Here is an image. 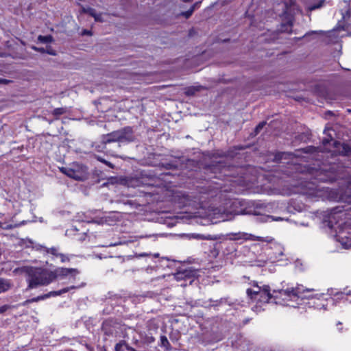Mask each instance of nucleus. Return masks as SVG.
<instances>
[{"label": "nucleus", "instance_id": "obj_17", "mask_svg": "<svg viewBox=\"0 0 351 351\" xmlns=\"http://www.w3.org/2000/svg\"><path fill=\"white\" fill-rule=\"evenodd\" d=\"M38 40L42 43H51L53 41V38L51 35H40L38 37Z\"/></svg>", "mask_w": 351, "mask_h": 351}, {"label": "nucleus", "instance_id": "obj_11", "mask_svg": "<svg viewBox=\"0 0 351 351\" xmlns=\"http://www.w3.org/2000/svg\"><path fill=\"white\" fill-rule=\"evenodd\" d=\"M269 248L271 252L269 255L271 258H274L276 261L282 260V256L284 254V247L282 245L277 243H271Z\"/></svg>", "mask_w": 351, "mask_h": 351}, {"label": "nucleus", "instance_id": "obj_1", "mask_svg": "<svg viewBox=\"0 0 351 351\" xmlns=\"http://www.w3.org/2000/svg\"><path fill=\"white\" fill-rule=\"evenodd\" d=\"M272 160L274 162H281L282 160H287L288 172L305 175L304 180L300 182V191L299 193L306 196L307 198L317 201L322 196V191L314 182H308L306 180H313L319 182H334L337 180L336 173L330 169L316 168L311 165H303L293 160L297 158L295 154L286 152H277L274 153Z\"/></svg>", "mask_w": 351, "mask_h": 351}, {"label": "nucleus", "instance_id": "obj_10", "mask_svg": "<svg viewBox=\"0 0 351 351\" xmlns=\"http://www.w3.org/2000/svg\"><path fill=\"white\" fill-rule=\"evenodd\" d=\"M101 330L104 335L108 337H116L118 332L117 324L112 319L104 321L101 325Z\"/></svg>", "mask_w": 351, "mask_h": 351}, {"label": "nucleus", "instance_id": "obj_46", "mask_svg": "<svg viewBox=\"0 0 351 351\" xmlns=\"http://www.w3.org/2000/svg\"><path fill=\"white\" fill-rule=\"evenodd\" d=\"M182 1L185 2V3H187V2H191L193 0H182Z\"/></svg>", "mask_w": 351, "mask_h": 351}, {"label": "nucleus", "instance_id": "obj_31", "mask_svg": "<svg viewBox=\"0 0 351 351\" xmlns=\"http://www.w3.org/2000/svg\"><path fill=\"white\" fill-rule=\"evenodd\" d=\"M10 287V283L1 279V292L7 291Z\"/></svg>", "mask_w": 351, "mask_h": 351}, {"label": "nucleus", "instance_id": "obj_43", "mask_svg": "<svg viewBox=\"0 0 351 351\" xmlns=\"http://www.w3.org/2000/svg\"><path fill=\"white\" fill-rule=\"evenodd\" d=\"M97 351H106V349L104 348H99V350Z\"/></svg>", "mask_w": 351, "mask_h": 351}, {"label": "nucleus", "instance_id": "obj_18", "mask_svg": "<svg viewBox=\"0 0 351 351\" xmlns=\"http://www.w3.org/2000/svg\"><path fill=\"white\" fill-rule=\"evenodd\" d=\"M244 149V147L241 146V145H239V146H234L233 147L232 149H230L228 152H227V154H226V156H231V157H234L237 153L234 152L235 151H237V150H243Z\"/></svg>", "mask_w": 351, "mask_h": 351}, {"label": "nucleus", "instance_id": "obj_9", "mask_svg": "<svg viewBox=\"0 0 351 351\" xmlns=\"http://www.w3.org/2000/svg\"><path fill=\"white\" fill-rule=\"evenodd\" d=\"M77 288H78V287L72 285L70 287H64L58 291H51L46 294L38 295L36 298H33L32 299L27 300L25 302V303L35 302H38L40 300H43L45 299L49 298L50 297H56V296L60 295L63 293H67L70 290L76 289Z\"/></svg>", "mask_w": 351, "mask_h": 351}, {"label": "nucleus", "instance_id": "obj_14", "mask_svg": "<svg viewBox=\"0 0 351 351\" xmlns=\"http://www.w3.org/2000/svg\"><path fill=\"white\" fill-rule=\"evenodd\" d=\"M329 302H333V299L331 297L324 298L322 295L321 298H318L316 301L313 302V305L317 308L326 310Z\"/></svg>", "mask_w": 351, "mask_h": 351}, {"label": "nucleus", "instance_id": "obj_39", "mask_svg": "<svg viewBox=\"0 0 351 351\" xmlns=\"http://www.w3.org/2000/svg\"><path fill=\"white\" fill-rule=\"evenodd\" d=\"M8 309V306L7 305H3L1 306V313L6 311Z\"/></svg>", "mask_w": 351, "mask_h": 351}, {"label": "nucleus", "instance_id": "obj_29", "mask_svg": "<svg viewBox=\"0 0 351 351\" xmlns=\"http://www.w3.org/2000/svg\"><path fill=\"white\" fill-rule=\"evenodd\" d=\"M143 340L146 343L150 344L155 341V338L152 335V334L145 335Z\"/></svg>", "mask_w": 351, "mask_h": 351}, {"label": "nucleus", "instance_id": "obj_37", "mask_svg": "<svg viewBox=\"0 0 351 351\" xmlns=\"http://www.w3.org/2000/svg\"><path fill=\"white\" fill-rule=\"evenodd\" d=\"M82 34L83 35H92V33L89 30H86V29H84L83 32H82Z\"/></svg>", "mask_w": 351, "mask_h": 351}, {"label": "nucleus", "instance_id": "obj_13", "mask_svg": "<svg viewBox=\"0 0 351 351\" xmlns=\"http://www.w3.org/2000/svg\"><path fill=\"white\" fill-rule=\"evenodd\" d=\"M119 138L120 136L119 130L113 131L110 133L102 136L101 143L106 145L110 143L120 142Z\"/></svg>", "mask_w": 351, "mask_h": 351}, {"label": "nucleus", "instance_id": "obj_25", "mask_svg": "<svg viewBox=\"0 0 351 351\" xmlns=\"http://www.w3.org/2000/svg\"><path fill=\"white\" fill-rule=\"evenodd\" d=\"M47 254H50L53 255V256H55L56 258H58V256L60 254V253L58 252V250L56 247H54L48 248L47 250Z\"/></svg>", "mask_w": 351, "mask_h": 351}, {"label": "nucleus", "instance_id": "obj_34", "mask_svg": "<svg viewBox=\"0 0 351 351\" xmlns=\"http://www.w3.org/2000/svg\"><path fill=\"white\" fill-rule=\"evenodd\" d=\"M323 3H324V1H320L319 3H318L317 4H314V5H313L310 8V9H311V10H315V9L319 8L320 7H322V6Z\"/></svg>", "mask_w": 351, "mask_h": 351}, {"label": "nucleus", "instance_id": "obj_49", "mask_svg": "<svg viewBox=\"0 0 351 351\" xmlns=\"http://www.w3.org/2000/svg\"><path fill=\"white\" fill-rule=\"evenodd\" d=\"M239 213H241V214H244V212L241 211V212H238V213H237V214H239Z\"/></svg>", "mask_w": 351, "mask_h": 351}, {"label": "nucleus", "instance_id": "obj_41", "mask_svg": "<svg viewBox=\"0 0 351 351\" xmlns=\"http://www.w3.org/2000/svg\"><path fill=\"white\" fill-rule=\"evenodd\" d=\"M201 2H195L191 7H194V10L195 8H198Z\"/></svg>", "mask_w": 351, "mask_h": 351}, {"label": "nucleus", "instance_id": "obj_27", "mask_svg": "<svg viewBox=\"0 0 351 351\" xmlns=\"http://www.w3.org/2000/svg\"><path fill=\"white\" fill-rule=\"evenodd\" d=\"M266 123V121H261L256 126L254 129L255 135L258 134L261 131V130L265 127Z\"/></svg>", "mask_w": 351, "mask_h": 351}, {"label": "nucleus", "instance_id": "obj_20", "mask_svg": "<svg viewBox=\"0 0 351 351\" xmlns=\"http://www.w3.org/2000/svg\"><path fill=\"white\" fill-rule=\"evenodd\" d=\"M82 12L83 13H86L91 16L92 17H95V15H96V11L95 9L88 7V8H82Z\"/></svg>", "mask_w": 351, "mask_h": 351}, {"label": "nucleus", "instance_id": "obj_22", "mask_svg": "<svg viewBox=\"0 0 351 351\" xmlns=\"http://www.w3.org/2000/svg\"><path fill=\"white\" fill-rule=\"evenodd\" d=\"M342 148H343V150H342L343 155L348 156V155L351 154V147L349 145H348L346 143H343Z\"/></svg>", "mask_w": 351, "mask_h": 351}, {"label": "nucleus", "instance_id": "obj_50", "mask_svg": "<svg viewBox=\"0 0 351 351\" xmlns=\"http://www.w3.org/2000/svg\"><path fill=\"white\" fill-rule=\"evenodd\" d=\"M325 149H326V152H330V150L328 149L327 148H325Z\"/></svg>", "mask_w": 351, "mask_h": 351}, {"label": "nucleus", "instance_id": "obj_7", "mask_svg": "<svg viewBox=\"0 0 351 351\" xmlns=\"http://www.w3.org/2000/svg\"><path fill=\"white\" fill-rule=\"evenodd\" d=\"M53 281L56 279L64 280L69 278L71 282H74L76 276L80 274V271L76 268H66V267H57L52 271Z\"/></svg>", "mask_w": 351, "mask_h": 351}, {"label": "nucleus", "instance_id": "obj_48", "mask_svg": "<svg viewBox=\"0 0 351 351\" xmlns=\"http://www.w3.org/2000/svg\"><path fill=\"white\" fill-rule=\"evenodd\" d=\"M254 289H251V291H257V288H255L254 287H253Z\"/></svg>", "mask_w": 351, "mask_h": 351}, {"label": "nucleus", "instance_id": "obj_19", "mask_svg": "<svg viewBox=\"0 0 351 351\" xmlns=\"http://www.w3.org/2000/svg\"><path fill=\"white\" fill-rule=\"evenodd\" d=\"M66 113V109L64 108H56L52 111V114L58 118L59 116Z\"/></svg>", "mask_w": 351, "mask_h": 351}, {"label": "nucleus", "instance_id": "obj_35", "mask_svg": "<svg viewBox=\"0 0 351 351\" xmlns=\"http://www.w3.org/2000/svg\"><path fill=\"white\" fill-rule=\"evenodd\" d=\"M33 49L35 51H36L38 52H40V53H45V50H46V49H45L44 47H33Z\"/></svg>", "mask_w": 351, "mask_h": 351}, {"label": "nucleus", "instance_id": "obj_32", "mask_svg": "<svg viewBox=\"0 0 351 351\" xmlns=\"http://www.w3.org/2000/svg\"><path fill=\"white\" fill-rule=\"evenodd\" d=\"M45 53L51 56H56L57 53L55 49H53L51 46H47Z\"/></svg>", "mask_w": 351, "mask_h": 351}, {"label": "nucleus", "instance_id": "obj_3", "mask_svg": "<svg viewBox=\"0 0 351 351\" xmlns=\"http://www.w3.org/2000/svg\"><path fill=\"white\" fill-rule=\"evenodd\" d=\"M28 274V288L34 289L38 286H47L53 282V272L44 268L36 267L30 268L27 271Z\"/></svg>", "mask_w": 351, "mask_h": 351}, {"label": "nucleus", "instance_id": "obj_6", "mask_svg": "<svg viewBox=\"0 0 351 351\" xmlns=\"http://www.w3.org/2000/svg\"><path fill=\"white\" fill-rule=\"evenodd\" d=\"M62 173L76 180H84L87 178V168L80 163H73L71 167L60 168Z\"/></svg>", "mask_w": 351, "mask_h": 351}, {"label": "nucleus", "instance_id": "obj_24", "mask_svg": "<svg viewBox=\"0 0 351 351\" xmlns=\"http://www.w3.org/2000/svg\"><path fill=\"white\" fill-rule=\"evenodd\" d=\"M331 141L333 142L334 146L337 147V144L339 143L337 141H334L332 138L330 136V138H325L322 140V143L324 147H326L328 144H329Z\"/></svg>", "mask_w": 351, "mask_h": 351}, {"label": "nucleus", "instance_id": "obj_15", "mask_svg": "<svg viewBox=\"0 0 351 351\" xmlns=\"http://www.w3.org/2000/svg\"><path fill=\"white\" fill-rule=\"evenodd\" d=\"M160 339V346L164 348L165 351H172V346L165 335H161Z\"/></svg>", "mask_w": 351, "mask_h": 351}, {"label": "nucleus", "instance_id": "obj_23", "mask_svg": "<svg viewBox=\"0 0 351 351\" xmlns=\"http://www.w3.org/2000/svg\"><path fill=\"white\" fill-rule=\"evenodd\" d=\"M23 225L25 224V221H23L21 223H14V224H10V225H8V224H3L1 223V229H5V230H8V229H12V228H16V227H18L20 225Z\"/></svg>", "mask_w": 351, "mask_h": 351}, {"label": "nucleus", "instance_id": "obj_8", "mask_svg": "<svg viewBox=\"0 0 351 351\" xmlns=\"http://www.w3.org/2000/svg\"><path fill=\"white\" fill-rule=\"evenodd\" d=\"M196 271L191 267L186 269H180L177 271L174 274V278L177 281H184L185 284L182 286H186L187 282L191 285L196 278Z\"/></svg>", "mask_w": 351, "mask_h": 351}, {"label": "nucleus", "instance_id": "obj_33", "mask_svg": "<svg viewBox=\"0 0 351 351\" xmlns=\"http://www.w3.org/2000/svg\"><path fill=\"white\" fill-rule=\"evenodd\" d=\"M58 258H60L61 263H66V262H69V261H70L69 257L67 255L62 254V253H60L59 254V256H58Z\"/></svg>", "mask_w": 351, "mask_h": 351}, {"label": "nucleus", "instance_id": "obj_47", "mask_svg": "<svg viewBox=\"0 0 351 351\" xmlns=\"http://www.w3.org/2000/svg\"><path fill=\"white\" fill-rule=\"evenodd\" d=\"M216 184H217L218 185H219V188H221V187H222V184L217 183V182H216Z\"/></svg>", "mask_w": 351, "mask_h": 351}, {"label": "nucleus", "instance_id": "obj_12", "mask_svg": "<svg viewBox=\"0 0 351 351\" xmlns=\"http://www.w3.org/2000/svg\"><path fill=\"white\" fill-rule=\"evenodd\" d=\"M120 142H132L134 140L133 130L131 127H125L119 130Z\"/></svg>", "mask_w": 351, "mask_h": 351}, {"label": "nucleus", "instance_id": "obj_26", "mask_svg": "<svg viewBox=\"0 0 351 351\" xmlns=\"http://www.w3.org/2000/svg\"><path fill=\"white\" fill-rule=\"evenodd\" d=\"M223 298H221L220 300H210V306L215 308L216 307L220 306L223 303Z\"/></svg>", "mask_w": 351, "mask_h": 351}, {"label": "nucleus", "instance_id": "obj_21", "mask_svg": "<svg viewBox=\"0 0 351 351\" xmlns=\"http://www.w3.org/2000/svg\"><path fill=\"white\" fill-rule=\"evenodd\" d=\"M127 343L125 341H121L117 343L114 346V351H124V348H126Z\"/></svg>", "mask_w": 351, "mask_h": 351}, {"label": "nucleus", "instance_id": "obj_38", "mask_svg": "<svg viewBox=\"0 0 351 351\" xmlns=\"http://www.w3.org/2000/svg\"><path fill=\"white\" fill-rule=\"evenodd\" d=\"M98 160H99V161H101V162H103V163H104V164L107 165H110V163L109 162L106 161V160H104V159H100V158H98Z\"/></svg>", "mask_w": 351, "mask_h": 351}, {"label": "nucleus", "instance_id": "obj_40", "mask_svg": "<svg viewBox=\"0 0 351 351\" xmlns=\"http://www.w3.org/2000/svg\"><path fill=\"white\" fill-rule=\"evenodd\" d=\"M256 241H268V240H265L261 237H257Z\"/></svg>", "mask_w": 351, "mask_h": 351}, {"label": "nucleus", "instance_id": "obj_16", "mask_svg": "<svg viewBox=\"0 0 351 351\" xmlns=\"http://www.w3.org/2000/svg\"><path fill=\"white\" fill-rule=\"evenodd\" d=\"M319 147L315 146H306V147L297 149L296 152H300L305 154H314L318 152Z\"/></svg>", "mask_w": 351, "mask_h": 351}, {"label": "nucleus", "instance_id": "obj_30", "mask_svg": "<svg viewBox=\"0 0 351 351\" xmlns=\"http://www.w3.org/2000/svg\"><path fill=\"white\" fill-rule=\"evenodd\" d=\"M197 90H198L196 88H195L194 86H191L186 89L185 93L188 96H192V95H195V92Z\"/></svg>", "mask_w": 351, "mask_h": 351}, {"label": "nucleus", "instance_id": "obj_28", "mask_svg": "<svg viewBox=\"0 0 351 351\" xmlns=\"http://www.w3.org/2000/svg\"><path fill=\"white\" fill-rule=\"evenodd\" d=\"M193 12L194 7H191L187 11L181 12L180 15L184 16L186 19H189L193 14Z\"/></svg>", "mask_w": 351, "mask_h": 351}, {"label": "nucleus", "instance_id": "obj_44", "mask_svg": "<svg viewBox=\"0 0 351 351\" xmlns=\"http://www.w3.org/2000/svg\"><path fill=\"white\" fill-rule=\"evenodd\" d=\"M288 24H289V27H291L293 26V23H292L291 21H289V22L288 23Z\"/></svg>", "mask_w": 351, "mask_h": 351}, {"label": "nucleus", "instance_id": "obj_36", "mask_svg": "<svg viewBox=\"0 0 351 351\" xmlns=\"http://www.w3.org/2000/svg\"><path fill=\"white\" fill-rule=\"evenodd\" d=\"M95 19V21H102V19H101V16L100 14H97L96 13V15H95V17H93Z\"/></svg>", "mask_w": 351, "mask_h": 351}, {"label": "nucleus", "instance_id": "obj_42", "mask_svg": "<svg viewBox=\"0 0 351 351\" xmlns=\"http://www.w3.org/2000/svg\"><path fill=\"white\" fill-rule=\"evenodd\" d=\"M8 83V80L1 78V84H6Z\"/></svg>", "mask_w": 351, "mask_h": 351}, {"label": "nucleus", "instance_id": "obj_45", "mask_svg": "<svg viewBox=\"0 0 351 351\" xmlns=\"http://www.w3.org/2000/svg\"><path fill=\"white\" fill-rule=\"evenodd\" d=\"M269 218H271L272 220L278 221V219H274L273 216H269Z\"/></svg>", "mask_w": 351, "mask_h": 351}, {"label": "nucleus", "instance_id": "obj_2", "mask_svg": "<svg viewBox=\"0 0 351 351\" xmlns=\"http://www.w3.org/2000/svg\"><path fill=\"white\" fill-rule=\"evenodd\" d=\"M210 171L215 174V178L235 182L236 178L244 179L246 168L243 166L226 165L223 162H217L210 167Z\"/></svg>", "mask_w": 351, "mask_h": 351}, {"label": "nucleus", "instance_id": "obj_4", "mask_svg": "<svg viewBox=\"0 0 351 351\" xmlns=\"http://www.w3.org/2000/svg\"><path fill=\"white\" fill-rule=\"evenodd\" d=\"M252 286L257 288V291H251L249 288L246 290V293L250 299L257 303L274 302V292L271 293V289L269 285L260 287L256 282H254Z\"/></svg>", "mask_w": 351, "mask_h": 351}, {"label": "nucleus", "instance_id": "obj_5", "mask_svg": "<svg viewBox=\"0 0 351 351\" xmlns=\"http://www.w3.org/2000/svg\"><path fill=\"white\" fill-rule=\"evenodd\" d=\"M274 302L283 306H292L289 302L297 300L300 298L299 288L291 287L286 289L274 290Z\"/></svg>", "mask_w": 351, "mask_h": 351}]
</instances>
